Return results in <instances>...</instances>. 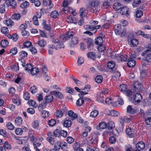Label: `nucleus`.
Segmentation results:
<instances>
[{"mask_svg":"<svg viewBox=\"0 0 151 151\" xmlns=\"http://www.w3.org/2000/svg\"><path fill=\"white\" fill-rule=\"evenodd\" d=\"M99 4V2L97 1H92L90 3L89 7L87 8H91L93 12H99L100 8Z\"/></svg>","mask_w":151,"mask_h":151,"instance_id":"1","label":"nucleus"},{"mask_svg":"<svg viewBox=\"0 0 151 151\" xmlns=\"http://www.w3.org/2000/svg\"><path fill=\"white\" fill-rule=\"evenodd\" d=\"M107 68L110 70V71L112 73H114L117 71L115 63L112 61L109 62L107 64Z\"/></svg>","mask_w":151,"mask_h":151,"instance_id":"2","label":"nucleus"},{"mask_svg":"<svg viewBox=\"0 0 151 151\" xmlns=\"http://www.w3.org/2000/svg\"><path fill=\"white\" fill-rule=\"evenodd\" d=\"M47 135L48 137L47 138V140L52 145L54 144L55 142V137L51 132H48L47 133Z\"/></svg>","mask_w":151,"mask_h":151,"instance_id":"3","label":"nucleus"},{"mask_svg":"<svg viewBox=\"0 0 151 151\" xmlns=\"http://www.w3.org/2000/svg\"><path fill=\"white\" fill-rule=\"evenodd\" d=\"M67 112L66 109H60L57 110L55 112V115L58 118H61L63 115V114Z\"/></svg>","mask_w":151,"mask_h":151,"instance_id":"4","label":"nucleus"},{"mask_svg":"<svg viewBox=\"0 0 151 151\" xmlns=\"http://www.w3.org/2000/svg\"><path fill=\"white\" fill-rule=\"evenodd\" d=\"M133 102L134 103H139L142 99V96L139 93H136L133 96Z\"/></svg>","mask_w":151,"mask_h":151,"instance_id":"5","label":"nucleus"},{"mask_svg":"<svg viewBox=\"0 0 151 151\" xmlns=\"http://www.w3.org/2000/svg\"><path fill=\"white\" fill-rule=\"evenodd\" d=\"M86 42L87 43V48L89 50L93 49V41L91 38H88L85 40Z\"/></svg>","mask_w":151,"mask_h":151,"instance_id":"6","label":"nucleus"},{"mask_svg":"<svg viewBox=\"0 0 151 151\" xmlns=\"http://www.w3.org/2000/svg\"><path fill=\"white\" fill-rule=\"evenodd\" d=\"M126 132L128 136L130 137H133L134 136V130L133 129L128 127L126 130Z\"/></svg>","mask_w":151,"mask_h":151,"instance_id":"7","label":"nucleus"},{"mask_svg":"<svg viewBox=\"0 0 151 151\" xmlns=\"http://www.w3.org/2000/svg\"><path fill=\"white\" fill-rule=\"evenodd\" d=\"M51 94L56 96V97L60 99H63L64 97L62 94L58 91H55L50 92Z\"/></svg>","mask_w":151,"mask_h":151,"instance_id":"8","label":"nucleus"},{"mask_svg":"<svg viewBox=\"0 0 151 151\" xmlns=\"http://www.w3.org/2000/svg\"><path fill=\"white\" fill-rule=\"evenodd\" d=\"M66 20L68 22L74 24H76L77 23V19L74 17L72 16L71 15H70L67 17Z\"/></svg>","mask_w":151,"mask_h":151,"instance_id":"9","label":"nucleus"},{"mask_svg":"<svg viewBox=\"0 0 151 151\" xmlns=\"http://www.w3.org/2000/svg\"><path fill=\"white\" fill-rule=\"evenodd\" d=\"M119 119L120 120V122L122 125H123L124 122L125 123L129 122L131 120L130 118H129L126 116H125L123 117H122V116H120Z\"/></svg>","mask_w":151,"mask_h":151,"instance_id":"10","label":"nucleus"},{"mask_svg":"<svg viewBox=\"0 0 151 151\" xmlns=\"http://www.w3.org/2000/svg\"><path fill=\"white\" fill-rule=\"evenodd\" d=\"M74 33L73 32L68 31L66 34L64 35L63 38V41H65L69 39L70 38L74 36Z\"/></svg>","mask_w":151,"mask_h":151,"instance_id":"11","label":"nucleus"},{"mask_svg":"<svg viewBox=\"0 0 151 151\" xmlns=\"http://www.w3.org/2000/svg\"><path fill=\"white\" fill-rule=\"evenodd\" d=\"M145 147V144L142 141L138 142L136 145V148L137 149L139 150H143Z\"/></svg>","mask_w":151,"mask_h":151,"instance_id":"12","label":"nucleus"},{"mask_svg":"<svg viewBox=\"0 0 151 151\" xmlns=\"http://www.w3.org/2000/svg\"><path fill=\"white\" fill-rule=\"evenodd\" d=\"M9 3L11 7L12 8L15 9L17 6V4L15 0H7L6 1V4Z\"/></svg>","mask_w":151,"mask_h":151,"instance_id":"13","label":"nucleus"},{"mask_svg":"<svg viewBox=\"0 0 151 151\" xmlns=\"http://www.w3.org/2000/svg\"><path fill=\"white\" fill-rule=\"evenodd\" d=\"M120 13L122 15L126 14L127 17L129 15V14L128 13V9L126 6L123 7H121L120 9Z\"/></svg>","mask_w":151,"mask_h":151,"instance_id":"14","label":"nucleus"},{"mask_svg":"<svg viewBox=\"0 0 151 151\" xmlns=\"http://www.w3.org/2000/svg\"><path fill=\"white\" fill-rule=\"evenodd\" d=\"M68 3L66 1H64L63 2V5L64 8L62 9V10L65 13H66L69 12L67 7L68 6Z\"/></svg>","mask_w":151,"mask_h":151,"instance_id":"15","label":"nucleus"},{"mask_svg":"<svg viewBox=\"0 0 151 151\" xmlns=\"http://www.w3.org/2000/svg\"><path fill=\"white\" fill-rule=\"evenodd\" d=\"M141 64L142 67L144 68L145 67H149L150 66L151 62L145 59H144L141 61Z\"/></svg>","mask_w":151,"mask_h":151,"instance_id":"16","label":"nucleus"},{"mask_svg":"<svg viewBox=\"0 0 151 151\" xmlns=\"http://www.w3.org/2000/svg\"><path fill=\"white\" fill-rule=\"evenodd\" d=\"M73 147L74 149V151H83V149L80 147V145L78 142L74 143Z\"/></svg>","mask_w":151,"mask_h":151,"instance_id":"17","label":"nucleus"},{"mask_svg":"<svg viewBox=\"0 0 151 151\" xmlns=\"http://www.w3.org/2000/svg\"><path fill=\"white\" fill-rule=\"evenodd\" d=\"M87 11L86 9L84 8H81L80 9V16L82 17H84L87 14Z\"/></svg>","mask_w":151,"mask_h":151,"instance_id":"18","label":"nucleus"},{"mask_svg":"<svg viewBox=\"0 0 151 151\" xmlns=\"http://www.w3.org/2000/svg\"><path fill=\"white\" fill-rule=\"evenodd\" d=\"M107 126L106 123L104 122H101L99 124V126L96 127L97 129H104Z\"/></svg>","mask_w":151,"mask_h":151,"instance_id":"19","label":"nucleus"},{"mask_svg":"<svg viewBox=\"0 0 151 151\" xmlns=\"http://www.w3.org/2000/svg\"><path fill=\"white\" fill-rule=\"evenodd\" d=\"M138 44V42L137 40L133 39L130 40L129 44L131 47H137Z\"/></svg>","mask_w":151,"mask_h":151,"instance_id":"20","label":"nucleus"},{"mask_svg":"<svg viewBox=\"0 0 151 151\" xmlns=\"http://www.w3.org/2000/svg\"><path fill=\"white\" fill-rule=\"evenodd\" d=\"M68 115L72 120H74L78 116L77 114H75L72 110H70L68 111Z\"/></svg>","mask_w":151,"mask_h":151,"instance_id":"21","label":"nucleus"},{"mask_svg":"<svg viewBox=\"0 0 151 151\" xmlns=\"http://www.w3.org/2000/svg\"><path fill=\"white\" fill-rule=\"evenodd\" d=\"M78 42V39L76 37H73L71 38L70 41L71 45L73 46L77 44Z\"/></svg>","mask_w":151,"mask_h":151,"instance_id":"22","label":"nucleus"},{"mask_svg":"<svg viewBox=\"0 0 151 151\" xmlns=\"http://www.w3.org/2000/svg\"><path fill=\"white\" fill-rule=\"evenodd\" d=\"M141 83L139 81L135 82L134 84V90L136 91L137 90H140L141 88Z\"/></svg>","mask_w":151,"mask_h":151,"instance_id":"23","label":"nucleus"},{"mask_svg":"<svg viewBox=\"0 0 151 151\" xmlns=\"http://www.w3.org/2000/svg\"><path fill=\"white\" fill-rule=\"evenodd\" d=\"M37 43L41 47H44L46 45V42L43 40H40L38 41Z\"/></svg>","mask_w":151,"mask_h":151,"instance_id":"24","label":"nucleus"},{"mask_svg":"<svg viewBox=\"0 0 151 151\" xmlns=\"http://www.w3.org/2000/svg\"><path fill=\"white\" fill-rule=\"evenodd\" d=\"M136 65L135 61L133 60L128 59L127 63V66L129 67L134 66Z\"/></svg>","mask_w":151,"mask_h":151,"instance_id":"25","label":"nucleus"},{"mask_svg":"<svg viewBox=\"0 0 151 151\" xmlns=\"http://www.w3.org/2000/svg\"><path fill=\"white\" fill-rule=\"evenodd\" d=\"M103 41V39L101 37H97L95 40V43L98 45H101Z\"/></svg>","mask_w":151,"mask_h":151,"instance_id":"26","label":"nucleus"},{"mask_svg":"<svg viewBox=\"0 0 151 151\" xmlns=\"http://www.w3.org/2000/svg\"><path fill=\"white\" fill-rule=\"evenodd\" d=\"M61 142L59 141H58L55 143L54 149L55 151L60 150L61 147Z\"/></svg>","mask_w":151,"mask_h":151,"instance_id":"27","label":"nucleus"},{"mask_svg":"<svg viewBox=\"0 0 151 151\" xmlns=\"http://www.w3.org/2000/svg\"><path fill=\"white\" fill-rule=\"evenodd\" d=\"M4 23L7 26H12L14 24L13 21L10 19H6L4 21Z\"/></svg>","mask_w":151,"mask_h":151,"instance_id":"28","label":"nucleus"},{"mask_svg":"<svg viewBox=\"0 0 151 151\" xmlns=\"http://www.w3.org/2000/svg\"><path fill=\"white\" fill-rule=\"evenodd\" d=\"M47 102L45 101H43L42 103L40 104L38 106V109L40 111L42 109H45L47 105Z\"/></svg>","mask_w":151,"mask_h":151,"instance_id":"29","label":"nucleus"},{"mask_svg":"<svg viewBox=\"0 0 151 151\" xmlns=\"http://www.w3.org/2000/svg\"><path fill=\"white\" fill-rule=\"evenodd\" d=\"M22 119L21 117H18L16 118L15 120V124L17 126H19L22 124Z\"/></svg>","mask_w":151,"mask_h":151,"instance_id":"30","label":"nucleus"},{"mask_svg":"<svg viewBox=\"0 0 151 151\" xmlns=\"http://www.w3.org/2000/svg\"><path fill=\"white\" fill-rule=\"evenodd\" d=\"M40 18V15L39 16H34L32 18V21L34 24L35 25H38L39 22L38 20V18Z\"/></svg>","mask_w":151,"mask_h":151,"instance_id":"31","label":"nucleus"},{"mask_svg":"<svg viewBox=\"0 0 151 151\" xmlns=\"http://www.w3.org/2000/svg\"><path fill=\"white\" fill-rule=\"evenodd\" d=\"M127 111L128 113H130L131 114H134L136 112V110L133 108L130 105L128 106L127 108Z\"/></svg>","mask_w":151,"mask_h":151,"instance_id":"32","label":"nucleus"},{"mask_svg":"<svg viewBox=\"0 0 151 151\" xmlns=\"http://www.w3.org/2000/svg\"><path fill=\"white\" fill-rule=\"evenodd\" d=\"M121 27L120 24H117L116 28L115 29V33L116 35H119L121 33Z\"/></svg>","mask_w":151,"mask_h":151,"instance_id":"33","label":"nucleus"},{"mask_svg":"<svg viewBox=\"0 0 151 151\" xmlns=\"http://www.w3.org/2000/svg\"><path fill=\"white\" fill-rule=\"evenodd\" d=\"M53 99L52 95L46 96L45 97V100L47 102L50 103L52 101Z\"/></svg>","mask_w":151,"mask_h":151,"instance_id":"34","label":"nucleus"},{"mask_svg":"<svg viewBox=\"0 0 151 151\" xmlns=\"http://www.w3.org/2000/svg\"><path fill=\"white\" fill-rule=\"evenodd\" d=\"M61 130L59 127H57L53 132L54 134L55 137H59L60 135V132Z\"/></svg>","mask_w":151,"mask_h":151,"instance_id":"35","label":"nucleus"},{"mask_svg":"<svg viewBox=\"0 0 151 151\" xmlns=\"http://www.w3.org/2000/svg\"><path fill=\"white\" fill-rule=\"evenodd\" d=\"M29 6V3L28 1H26L21 4L20 7L22 9H25L28 7Z\"/></svg>","mask_w":151,"mask_h":151,"instance_id":"36","label":"nucleus"},{"mask_svg":"<svg viewBox=\"0 0 151 151\" xmlns=\"http://www.w3.org/2000/svg\"><path fill=\"white\" fill-rule=\"evenodd\" d=\"M113 7L115 10H118L121 8V5L119 3L116 2L114 4Z\"/></svg>","mask_w":151,"mask_h":151,"instance_id":"37","label":"nucleus"},{"mask_svg":"<svg viewBox=\"0 0 151 151\" xmlns=\"http://www.w3.org/2000/svg\"><path fill=\"white\" fill-rule=\"evenodd\" d=\"M110 115L113 116H117L119 115V113L117 111L113 110L110 111Z\"/></svg>","mask_w":151,"mask_h":151,"instance_id":"38","label":"nucleus"},{"mask_svg":"<svg viewBox=\"0 0 151 151\" xmlns=\"http://www.w3.org/2000/svg\"><path fill=\"white\" fill-rule=\"evenodd\" d=\"M30 72L32 75H35L37 74L39 72V70L37 68H32Z\"/></svg>","mask_w":151,"mask_h":151,"instance_id":"39","label":"nucleus"},{"mask_svg":"<svg viewBox=\"0 0 151 151\" xmlns=\"http://www.w3.org/2000/svg\"><path fill=\"white\" fill-rule=\"evenodd\" d=\"M84 29L86 30L89 31H93L94 30L93 27H92L90 24L86 25L84 26Z\"/></svg>","mask_w":151,"mask_h":151,"instance_id":"40","label":"nucleus"},{"mask_svg":"<svg viewBox=\"0 0 151 151\" xmlns=\"http://www.w3.org/2000/svg\"><path fill=\"white\" fill-rule=\"evenodd\" d=\"M84 100L83 98L80 97V98L77 101L76 105L79 106H81L83 103Z\"/></svg>","mask_w":151,"mask_h":151,"instance_id":"41","label":"nucleus"},{"mask_svg":"<svg viewBox=\"0 0 151 151\" xmlns=\"http://www.w3.org/2000/svg\"><path fill=\"white\" fill-rule=\"evenodd\" d=\"M87 56L88 57L92 59H94L96 57L95 53L92 52H88L87 54Z\"/></svg>","mask_w":151,"mask_h":151,"instance_id":"42","label":"nucleus"},{"mask_svg":"<svg viewBox=\"0 0 151 151\" xmlns=\"http://www.w3.org/2000/svg\"><path fill=\"white\" fill-rule=\"evenodd\" d=\"M49 115V112L47 111L43 110L42 111L41 115L44 118L48 117Z\"/></svg>","mask_w":151,"mask_h":151,"instance_id":"43","label":"nucleus"},{"mask_svg":"<svg viewBox=\"0 0 151 151\" xmlns=\"http://www.w3.org/2000/svg\"><path fill=\"white\" fill-rule=\"evenodd\" d=\"M61 145V148L62 150L65 151H67L68 150L67 143L65 142H62Z\"/></svg>","mask_w":151,"mask_h":151,"instance_id":"44","label":"nucleus"},{"mask_svg":"<svg viewBox=\"0 0 151 151\" xmlns=\"http://www.w3.org/2000/svg\"><path fill=\"white\" fill-rule=\"evenodd\" d=\"M32 126L34 128L38 129L39 127V121L37 120L34 121L33 122Z\"/></svg>","mask_w":151,"mask_h":151,"instance_id":"45","label":"nucleus"},{"mask_svg":"<svg viewBox=\"0 0 151 151\" xmlns=\"http://www.w3.org/2000/svg\"><path fill=\"white\" fill-rule=\"evenodd\" d=\"M103 80L102 77L100 75L97 76L95 78V81L98 83H101Z\"/></svg>","mask_w":151,"mask_h":151,"instance_id":"46","label":"nucleus"},{"mask_svg":"<svg viewBox=\"0 0 151 151\" xmlns=\"http://www.w3.org/2000/svg\"><path fill=\"white\" fill-rule=\"evenodd\" d=\"M8 42L6 40H3L1 42V45L3 47H6L8 45Z\"/></svg>","mask_w":151,"mask_h":151,"instance_id":"47","label":"nucleus"},{"mask_svg":"<svg viewBox=\"0 0 151 151\" xmlns=\"http://www.w3.org/2000/svg\"><path fill=\"white\" fill-rule=\"evenodd\" d=\"M27 104L35 108H36L37 106V104H36L35 101L32 100H30L29 101H28L27 102Z\"/></svg>","mask_w":151,"mask_h":151,"instance_id":"48","label":"nucleus"},{"mask_svg":"<svg viewBox=\"0 0 151 151\" xmlns=\"http://www.w3.org/2000/svg\"><path fill=\"white\" fill-rule=\"evenodd\" d=\"M107 126L109 129L111 130L115 127L114 123L113 122H109Z\"/></svg>","mask_w":151,"mask_h":151,"instance_id":"49","label":"nucleus"},{"mask_svg":"<svg viewBox=\"0 0 151 151\" xmlns=\"http://www.w3.org/2000/svg\"><path fill=\"white\" fill-rule=\"evenodd\" d=\"M97 49L100 52H102L105 50V46L102 44L100 45H98L97 46Z\"/></svg>","mask_w":151,"mask_h":151,"instance_id":"50","label":"nucleus"},{"mask_svg":"<svg viewBox=\"0 0 151 151\" xmlns=\"http://www.w3.org/2000/svg\"><path fill=\"white\" fill-rule=\"evenodd\" d=\"M71 124V121L67 120L63 123V126L65 127H70Z\"/></svg>","mask_w":151,"mask_h":151,"instance_id":"51","label":"nucleus"},{"mask_svg":"<svg viewBox=\"0 0 151 151\" xmlns=\"http://www.w3.org/2000/svg\"><path fill=\"white\" fill-rule=\"evenodd\" d=\"M99 114V111L98 110H94L91 113L90 116L93 117H95Z\"/></svg>","mask_w":151,"mask_h":151,"instance_id":"52","label":"nucleus"},{"mask_svg":"<svg viewBox=\"0 0 151 151\" xmlns=\"http://www.w3.org/2000/svg\"><path fill=\"white\" fill-rule=\"evenodd\" d=\"M1 31L3 34H7L8 33V29L7 27H3L1 28Z\"/></svg>","mask_w":151,"mask_h":151,"instance_id":"53","label":"nucleus"},{"mask_svg":"<svg viewBox=\"0 0 151 151\" xmlns=\"http://www.w3.org/2000/svg\"><path fill=\"white\" fill-rule=\"evenodd\" d=\"M21 17V16L20 14H14L12 16V19L17 20L20 19Z\"/></svg>","mask_w":151,"mask_h":151,"instance_id":"54","label":"nucleus"},{"mask_svg":"<svg viewBox=\"0 0 151 151\" xmlns=\"http://www.w3.org/2000/svg\"><path fill=\"white\" fill-rule=\"evenodd\" d=\"M19 56L21 58H24L27 56V53L24 51H22L19 53Z\"/></svg>","mask_w":151,"mask_h":151,"instance_id":"55","label":"nucleus"},{"mask_svg":"<svg viewBox=\"0 0 151 151\" xmlns=\"http://www.w3.org/2000/svg\"><path fill=\"white\" fill-rule=\"evenodd\" d=\"M12 102L16 105L19 106L20 104L21 103L19 99L18 98H14L12 99Z\"/></svg>","mask_w":151,"mask_h":151,"instance_id":"56","label":"nucleus"},{"mask_svg":"<svg viewBox=\"0 0 151 151\" xmlns=\"http://www.w3.org/2000/svg\"><path fill=\"white\" fill-rule=\"evenodd\" d=\"M30 91L32 93H35L37 91V88L35 86H33L30 88Z\"/></svg>","mask_w":151,"mask_h":151,"instance_id":"57","label":"nucleus"},{"mask_svg":"<svg viewBox=\"0 0 151 151\" xmlns=\"http://www.w3.org/2000/svg\"><path fill=\"white\" fill-rule=\"evenodd\" d=\"M32 68L31 64H27L25 66V69L26 70L29 71H31Z\"/></svg>","mask_w":151,"mask_h":151,"instance_id":"58","label":"nucleus"},{"mask_svg":"<svg viewBox=\"0 0 151 151\" xmlns=\"http://www.w3.org/2000/svg\"><path fill=\"white\" fill-rule=\"evenodd\" d=\"M59 15L58 12L56 11H54L51 12V17L54 18H57Z\"/></svg>","mask_w":151,"mask_h":151,"instance_id":"59","label":"nucleus"},{"mask_svg":"<svg viewBox=\"0 0 151 151\" xmlns=\"http://www.w3.org/2000/svg\"><path fill=\"white\" fill-rule=\"evenodd\" d=\"M119 89L121 92H124L126 89V85L125 84H122L119 86Z\"/></svg>","mask_w":151,"mask_h":151,"instance_id":"60","label":"nucleus"},{"mask_svg":"<svg viewBox=\"0 0 151 151\" xmlns=\"http://www.w3.org/2000/svg\"><path fill=\"white\" fill-rule=\"evenodd\" d=\"M84 62V60L83 58L81 57H79L77 61L78 65H81Z\"/></svg>","mask_w":151,"mask_h":151,"instance_id":"61","label":"nucleus"},{"mask_svg":"<svg viewBox=\"0 0 151 151\" xmlns=\"http://www.w3.org/2000/svg\"><path fill=\"white\" fill-rule=\"evenodd\" d=\"M5 5L4 3L1 4L0 6V12L2 14L5 12Z\"/></svg>","mask_w":151,"mask_h":151,"instance_id":"62","label":"nucleus"},{"mask_svg":"<svg viewBox=\"0 0 151 151\" xmlns=\"http://www.w3.org/2000/svg\"><path fill=\"white\" fill-rule=\"evenodd\" d=\"M141 2V0H134L132 6L134 7H137Z\"/></svg>","mask_w":151,"mask_h":151,"instance_id":"63","label":"nucleus"},{"mask_svg":"<svg viewBox=\"0 0 151 151\" xmlns=\"http://www.w3.org/2000/svg\"><path fill=\"white\" fill-rule=\"evenodd\" d=\"M124 149L125 151H131L132 149V147L131 145L128 144H126L124 146Z\"/></svg>","mask_w":151,"mask_h":151,"instance_id":"64","label":"nucleus"}]
</instances>
